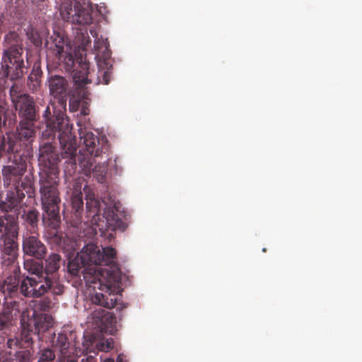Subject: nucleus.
<instances>
[{"instance_id": "19", "label": "nucleus", "mask_w": 362, "mask_h": 362, "mask_svg": "<svg viewBox=\"0 0 362 362\" xmlns=\"http://www.w3.org/2000/svg\"><path fill=\"white\" fill-rule=\"evenodd\" d=\"M62 258L58 254H51L48 258L45 260V265L44 272H46L47 276H52L55 278L57 281H59L57 276V271L60 267Z\"/></svg>"}, {"instance_id": "10", "label": "nucleus", "mask_w": 362, "mask_h": 362, "mask_svg": "<svg viewBox=\"0 0 362 362\" xmlns=\"http://www.w3.org/2000/svg\"><path fill=\"white\" fill-rule=\"evenodd\" d=\"M22 334L25 341L28 343L33 342L35 336L38 340H42L43 334L53 326V318L46 313H33L32 317L23 316L21 321Z\"/></svg>"}, {"instance_id": "4", "label": "nucleus", "mask_w": 362, "mask_h": 362, "mask_svg": "<svg viewBox=\"0 0 362 362\" xmlns=\"http://www.w3.org/2000/svg\"><path fill=\"white\" fill-rule=\"evenodd\" d=\"M43 117L46 122V128L42 133V142L40 146L38 161L40 165L49 170H54L59 160V155L57 152L52 140H55L56 134L61 146L60 156L66 159V163L69 164L71 169L76 166V137L72 133V126L64 112L56 109L53 106V114L49 106H47Z\"/></svg>"}, {"instance_id": "11", "label": "nucleus", "mask_w": 362, "mask_h": 362, "mask_svg": "<svg viewBox=\"0 0 362 362\" xmlns=\"http://www.w3.org/2000/svg\"><path fill=\"white\" fill-rule=\"evenodd\" d=\"M9 95L16 110L22 119L21 121L37 120L36 105L33 97L27 93H21V88L16 83L11 86Z\"/></svg>"}, {"instance_id": "32", "label": "nucleus", "mask_w": 362, "mask_h": 362, "mask_svg": "<svg viewBox=\"0 0 362 362\" xmlns=\"http://www.w3.org/2000/svg\"><path fill=\"white\" fill-rule=\"evenodd\" d=\"M38 86H39L38 83H37V84H34V85H33V90H34V89H37V88Z\"/></svg>"}, {"instance_id": "5", "label": "nucleus", "mask_w": 362, "mask_h": 362, "mask_svg": "<svg viewBox=\"0 0 362 362\" xmlns=\"http://www.w3.org/2000/svg\"><path fill=\"white\" fill-rule=\"evenodd\" d=\"M86 193V212L83 217V201L81 191L74 190L71 197L72 212L76 218L81 222L96 226L100 231H115L117 229L124 231L127 225L118 216L115 209L108 206L100 213L101 204L95 194L90 192L88 187L83 188Z\"/></svg>"}, {"instance_id": "15", "label": "nucleus", "mask_w": 362, "mask_h": 362, "mask_svg": "<svg viewBox=\"0 0 362 362\" xmlns=\"http://www.w3.org/2000/svg\"><path fill=\"white\" fill-rule=\"evenodd\" d=\"M49 94L58 100L62 107L66 105V98L69 93V81L62 76L50 75L47 81Z\"/></svg>"}, {"instance_id": "23", "label": "nucleus", "mask_w": 362, "mask_h": 362, "mask_svg": "<svg viewBox=\"0 0 362 362\" xmlns=\"http://www.w3.org/2000/svg\"><path fill=\"white\" fill-rule=\"evenodd\" d=\"M4 127L8 128L7 132H15L16 127V115L12 112L4 113Z\"/></svg>"}, {"instance_id": "12", "label": "nucleus", "mask_w": 362, "mask_h": 362, "mask_svg": "<svg viewBox=\"0 0 362 362\" xmlns=\"http://www.w3.org/2000/svg\"><path fill=\"white\" fill-rule=\"evenodd\" d=\"M116 290L117 289L116 288ZM122 289L120 288V284H119V291H115L112 290L111 292L118 293L119 297L118 301L115 303V305H114V306L111 308H106L102 305H95L91 303L92 307L90 309L92 311L90 313V315L95 325L103 331L111 332V329H112L117 323V320L115 315L112 313L107 311L103 308L111 309L116 307L117 310H120L124 307L122 303L120 302L122 298V295L120 293Z\"/></svg>"}, {"instance_id": "18", "label": "nucleus", "mask_w": 362, "mask_h": 362, "mask_svg": "<svg viewBox=\"0 0 362 362\" xmlns=\"http://www.w3.org/2000/svg\"><path fill=\"white\" fill-rule=\"evenodd\" d=\"M84 351L86 354H93L97 355L99 351L107 352L113 348V341L107 339L105 341L98 340L93 336H86L82 343Z\"/></svg>"}, {"instance_id": "2", "label": "nucleus", "mask_w": 362, "mask_h": 362, "mask_svg": "<svg viewBox=\"0 0 362 362\" xmlns=\"http://www.w3.org/2000/svg\"><path fill=\"white\" fill-rule=\"evenodd\" d=\"M117 251L112 247H100L93 243L87 244L77 256L68 264V271L73 276L83 275L86 284L95 292L90 296V300L95 305L111 308L118 301L120 280L108 269H100L98 266L105 265L111 267L116 266Z\"/></svg>"}, {"instance_id": "26", "label": "nucleus", "mask_w": 362, "mask_h": 362, "mask_svg": "<svg viewBox=\"0 0 362 362\" xmlns=\"http://www.w3.org/2000/svg\"><path fill=\"white\" fill-rule=\"evenodd\" d=\"M14 356L16 362H30V354L28 350L16 351Z\"/></svg>"}, {"instance_id": "16", "label": "nucleus", "mask_w": 362, "mask_h": 362, "mask_svg": "<svg viewBox=\"0 0 362 362\" xmlns=\"http://www.w3.org/2000/svg\"><path fill=\"white\" fill-rule=\"evenodd\" d=\"M23 250L25 255L42 259L47 253L45 245L35 235L25 238L23 242Z\"/></svg>"}, {"instance_id": "14", "label": "nucleus", "mask_w": 362, "mask_h": 362, "mask_svg": "<svg viewBox=\"0 0 362 362\" xmlns=\"http://www.w3.org/2000/svg\"><path fill=\"white\" fill-rule=\"evenodd\" d=\"M45 45L48 53L54 55L59 61L64 59L69 69L74 66V57L70 52L64 50V39L59 33H54L47 40Z\"/></svg>"}, {"instance_id": "34", "label": "nucleus", "mask_w": 362, "mask_h": 362, "mask_svg": "<svg viewBox=\"0 0 362 362\" xmlns=\"http://www.w3.org/2000/svg\"><path fill=\"white\" fill-rule=\"evenodd\" d=\"M262 251L266 252V248H263Z\"/></svg>"}, {"instance_id": "8", "label": "nucleus", "mask_w": 362, "mask_h": 362, "mask_svg": "<svg viewBox=\"0 0 362 362\" xmlns=\"http://www.w3.org/2000/svg\"><path fill=\"white\" fill-rule=\"evenodd\" d=\"M89 64L81 62L78 68L74 70L73 81L76 90L78 91V99L74 98L70 100L69 109L74 112L78 110L82 115L86 116L90 113V99L88 98V90L86 88V85L91 83V79L88 78Z\"/></svg>"}, {"instance_id": "30", "label": "nucleus", "mask_w": 362, "mask_h": 362, "mask_svg": "<svg viewBox=\"0 0 362 362\" xmlns=\"http://www.w3.org/2000/svg\"><path fill=\"white\" fill-rule=\"evenodd\" d=\"M56 362H77L75 358H62L58 359Z\"/></svg>"}, {"instance_id": "28", "label": "nucleus", "mask_w": 362, "mask_h": 362, "mask_svg": "<svg viewBox=\"0 0 362 362\" xmlns=\"http://www.w3.org/2000/svg\"><path fill=\"white\" fill-rule=\"evenodd\" d=\"M82 354L86 356V358H82L81 362H96L97 360L95 358V355H92L91 354H86L84 351V347H83Z\"/></svg>"}, {"instance_id": "36", "label": "nucleus", "mask_w": 362, "mask_h": 362, "mask_svg": "<svg viewBox=\"0 0 362 362\" xmlns=\"http://www.w3.org/2000/svg\"><path fill=\"white\" fill-rule=\"evenodd\" d=\"M1 111H2V110H3V109H4V107L1 105Z\"/></svg>"}, {"instance_id": "31", "label": "nucleus", "mask_w": 362, "mask_h": 362, "mask_svg": "<svg viewBox=\"0 0 362 362\" xmlns=\"http://www.w3.org/2000/svg\"><path fill=\"white\" fill-rule=\"evenodd\" d=\"M32 4H37L42 1H43L44 0H29Z\"/></svg>"}, {"instance_id": "20", "label": "nucleus", "mask_w": 362, "mask_h": 362, "mask_svg": "<svg viewBox=\"0 0 362 362\" xmlns=\"http://www.w3.org/2000/svg\"><path fill=\"white\" fill-rule=\"evenodd\" d=\"M24 267L29 272V275L23 276V277H33V276L47 275L46 272H44L42 264L33 260L25 262Z\"/></svg>"}, {"instance_id": "33", "label": "nucleus", "mask_w": 362, "mask_h": 362, "mask_svg": "<svg viewBox=\"0 0 362 362\" xmlns=\"http://www.w3.org/2000/svg\"><path fill=\"white\" fill-rule=\"evenodd\" d=\"M90 33L93 37L95 36V31L90 30Z\"/></svg>"}, {"instance_id": "21", "label": "nucleus", "mask_w": 362, "mask_h": 362, "mask_svg": "<svg viewBox=\"0 0 362 362\" xmlns=\"http://www.w3.org/2000/svg\"><path fill=\"white\" fill-rule=\"evenodd\" d=\"M52 307V302L48 297L41 298L33 302V313H42L49 310Z\"/></svg>"}, {"instance_id": "22", "label": "nucleus", "mask_w": 362, "mask_h": 362, "mask_svg": "<svg viewBox=\"0 0 362 362\" xmlns=\"http://www.w3.org/2000/svg\"><path fill=\"white\" fill-rule=\"evenodd\" d=\"M90 171L93 172V177L98 182L103 183L105 180V176L107 171V165L105 163L98 164L94 167L93 169L91 168ZM90 173L91 172L89 173H86L84 171V173L86 175L90 174Z\"/></svg>"}, {"instance_id": "1", "label": "nucleus", "mask_w": 362, "mask_h": 362, "mask_svg": "<svg viewBox=\"0 0 362 362\" xmlns=\"http://www.w3.org/2000/svg\"><path fill=\"white\" fill-rule=\"evenodd\" d=\"M1 214V269L8 267L11 274L1 283V293L4 296V308L1 311V330L12 325L16 315L18 290L25 298H39L46 293L61 295L64 286L54 277L47 275L23 277L20 283L19 270L16 264L18 255V214L19 211L3 212Z\"/></svg>"}, {"instance_id": "35", "label": "nucleus", "mask_w": 362, "mask_h": 362, "mask_svg": "<svg viewBox=\"0 0 362 362\" xmlns=\"http://www.w3.org/2000/svg\"><path fill=\"white\" fill-rule=\"evenodd\" d=\"M8 354H9V355H10V356H11V355H12V354H11V351L8 352Z\"/></svg>"}, {"instance_id": "9", "label": "nucleus", "mask_w": 362, "mask_h": 362, "mask_svg": "<svg viewBox=\"0 0 362 362\" xmlns=\"http://www.w3.org/2000/svg\"><path fill=\"white\" fill-rule=\"evenodd\" d=\"M79 134L80 139L83 141L87 153L85 155L83 154L81 150L79 155L77 156V160L83 168V170H85L86 173H89L93 165V158L92 156H93L95 158L98 157L104 152V150H107V140L102 139L100 141V139L90 132L81 131Z\"/></svg>"}, {"instance_id": "25", "label": "nucleus", "mask_w": 362, "mask_h": 362, "mask_svg": "<svg viewBox=\"0 0 362 362\" xmlns=\"http://www.w3.org/2000/svg\"><path fill=\"white\" fill-rule=\"evenodd\" d=\"M39 359L37 362H53L55 359L54 352L50 348H45L38 353Z\"/></svg>"}, {"instance_id": "7", "label": "nucleus", "mask_w": 362, "mask_h": 362, "mask_svg": "<svg viewBox=\"0 0 362 362\" xmlns=\"http://www.w3.org/2000/svg\"><path fill=\"white\" fill-rule=\"evenodd\" d=\"M18 36L11 32L5 36L6 47L1 62V74L13 81L21 78L23 73L24 64L22 58L23 48L18 45Z\"/></svg>"}, {"instance_id": "24", "label": "nucleus", "mask_w": 362, "mask_h": 362, "mask_svg": "<svg viewBox=\"0 0 362 362\" xmlns=\"http://www.w3.org/2000/svg\"><path fill=\"white\" fill-rule=\"evenodd\" d=\"M39 213L37 210H30L25 215V222L31 226V232L35 233L38 222Z\"/></svg>"}, {"instance_id": "27", "label": "nucleus", "mask_w": 362, "mask_h": 362, "mask_svg": "<svg viewBox=\"0 0 362 362\" xmlns=\"http://www.w3.org/2000/svg\"><path fill=\"white\" fill-rule=\"evenodd\" d=\"M20 341L18 338H10L7 341V347L10 349H16Z\"/></svg>"}, {"instance_id": "3", "label": "nucleus", "mask_w": 362, "mask_h": 362, "mask_svg": "<svg viewBox=\"0 0 362 362\" xmlns=\"http://www.w3.org/2000/svg\"><path fill=\"white\" fill-rule=\"evenodd\" d=\"M15 132H6L1 137V151L11 153L2 174L5 187L11 186L5 202L1 201V212L19 211V205L25 197L24 190L28 187L21 181L26 170V157L31 153L35 138V122L21 121Z\"/></svg>"}, {"instance_id": "13", "label": "nucleus", "mask_w": 362, "mask_h": 362, "mask_svg": "<svg viewBox=\"0 0 362 362\" xmlns=\"http://www.w3.org/2000/svg\"><path fill=\"white\" fill-rule=\"evenodd\" d=\"M107 39L96 38L94 48L96 52L99 73L103 76L104 84H108L111 80L113 59Z\"/></svg>"}, {"instance_id": "17", "label": "nucleus", "mask_w": 362, "mask_h": 362, "mask_svg": "<svg viewBox=\"0 0 362 362\" xmlns=\"http://www.w3.org/2000/svg\"><path fill=\"white\" fill-rule=\"evenodd\" d=\"M51 344L54 351L59 353L60 358L59 359L71 358V354H74V345L69 341L65 333H59L57 335L54 334Z\"/></svg>"}, {"instance_id": "29", "label": "nucleus", "mask_w": 362, "mask_h": 362, "mask_svg": "<svg viewBox=\"0 0 362 362\" xmlns=\"http://www.w3.org/2000/svg\"><path fill=\"white\" fill-rule=\"evenodd\" d=\"M103 362H115V361L112 358H108L105 359ZM116 362H124L123 356L122 354L117 356Z\"/></svg>"}, {"instance_id": "6", "label": "nucleus", "mask_w": 362, "mask_h": 362, "mask_svg": "<svg viewBox=\"0 0 362 362\" xmlns=\"http://www.w3.org/2000/svg\"><path fill=\"white\" fill-rule=\"evenodd\" d=\"M58 183L59 182L56 180V177L48 175L45 177H42L40 180V194L44 211L42 220L45 224L53 230L51 234L56 238V240L61 239L57 230L61 223L59 206L61 199Z\"/></svg>"}]
</instances>
